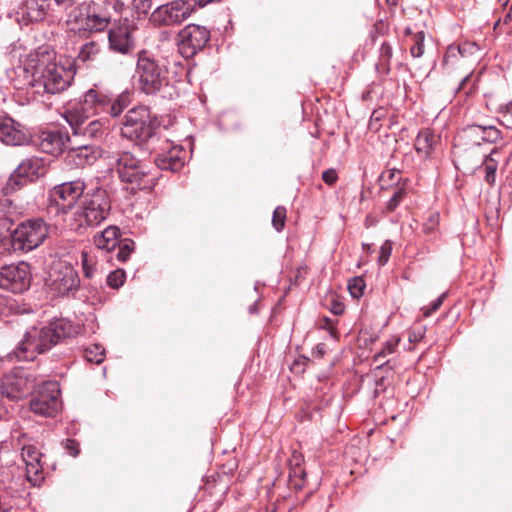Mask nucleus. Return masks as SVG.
<instances>
[{"label":"nucleus","mask_w":512,"mask_h":512,"mask_svg":"<svg viewBox=\"0 0 512 512\" xmlns=\"http://www.w3.org/2000/svg\"><path fill=\"white\" fill-rule=\"evenodd\" d=\"M77 334V328L67 319H56L47 325L31 326L12 351L18 361H34L62 340Z\"/></svg>","instance_id":"f257e3e1"},{"label":"nucleus","mask_w":512,"mask_h":512,"mask_svg":"<svg viewBox=\"0 0 512 512\" xmlns=\"http://www.w3.org/2000/svg\"><path fill=\"white\" fill-rule=\"evenodd\" d=\"M33 66L31 88L39 96H53L66 91L75 75L71 63L68 66L54 60V52L41 51L37 53Z\"/></svg>","instance_id":"f03ea898"},{"label":"nucleus","mask_w":512,"mask_h":512,"mask_svg":"<svg viewBox=\"0 0 512 512\" xmlns=\"http://www.w3.org/2000/svg\"><path fill=\"white\" fill-rule=\"evenodd\" d=\"M133 79L139 90L146 95H159L165 99H173L178 95L176 87L169 81L167 68L159 65L146 51L138 54Z\"/></svg>","instance_id":"7ed1b4c3"},{"label":"nucleus","mask_w":512,"mask_h":512,"mask_svg":"<svg viewBox=\"0 0 512 512\" xmlns=\"http://www.w3.org/2000/svg\"><path fill=\"white\" fill-rule=\"evenodd\" d=\"M111 199L106 189L87 191L72 214L70 226L76 231L100 225L109 215Z\"/></svg>","instance_id":"20e7f679"},{"label":"nucleus","mask_w":512,"mask_h":512,"mask_svg":"<svg viewBox=\"0 0 512 512\" xmlns=\"http://www.w3.org/2000/svg\"><path fill=\"white\" fill-rule=\"evenodd\" d=\"M111 165L116 170L120 180L132 185V189H152L156 185L146 164L129 151H119L111 156Z\"/></svg>","instance_id":"39448f33"},{"label":"nucleus","mask_w":512,"mask_h":512,"mask_svg":"<svg viewBox=\"0 0 512 512\" xmlns=\"http://www.w3.org/2000/svg\"><path fill=\"white\" fill-rule=\"evenodd\" d=\"M157 128V119L152 116L149 108L138 106L130 109L125 115L121 134L130 140L144 143L156 134Z\"/></svg>","instance_id":"423d86ee"},{"label":"nucleus","mask_w":512,"mask_h":512,"mask_svg":"<svg viewBox=\"0 0 512 512\" xmlns=\"http://www.w3.org/2000/svg\"><path fill=\"white\" fill-rule=\"evenodd\" d=\"M220 0H174L156 8L151 20L158 25L173 26L181 24L198 8Z\"/></svg>","instance_id":"0eeeda50"},{"label":"nucleus","mask_w":512,"mask_h":512,"mask_svg":"<svg viewBox=\"0 0 512 512\" xmlns=\"http://www.w3.org/2000/svg\"><path fill=\"white\" fill-rule=\"evenodd\" d=\"M48 226L43 219H29L20 223L11 235L15 250L31 251L47 238Z\"/></svg>","instance_id":"6e6552de"},{"label":"nucleus","mask_w":512,"mask_h":512,"mask_svg":"<svg viewBox=\"0 0 512 512\" xmlns=\"http://www.w3.org/2000/svg\"><path fill=\"white\" fill-rule=\"evenodd\" d=\"M85 184L81 180L64 182L53 187L48 196L50 208H55L57 214H66L71 210L80 197L85 194Z\"/></svg>","instance_id":"1a4fd4ad"},{"label":"nucleus","mask_w":512,"mask_h":512,"mask_svg":"<svg viewBox=\"0 0 512 512\" xmlns=\"http://www.w3.org/2000/svg\"><path fill=\"white\" fill-rule=\"evenodd\" d=\"M46 173V166L43 159L31 157L23 160L3 188L5 194L11 193L28 182H33Z\"/></svg>","instance_id":"9d476101"},{"label":"nucleus","mask_w":512,"mask_h":512,"mask_svg":"<svg viewBox=\"0 0 512 512\" xmlns=\"http://www.w3.org/2000/svg\"><path fill=\"white\" fill-rule=\"evenodd\" d=\"M32 274L27 262L5 265L0 269V288L12 293H23L31 285Z\"/></svg>","instance_id":"9b49d317"},{"label":"nucleus","mask_w":512,"mask_h":512,"mask_svg":"<svg viewBox=\"0 0 512 512\" xmlns=\"http://www.w3.org/2000/svg\"><path fill=\"white\" fill-rule=\"evenodd\" d=\"M60 406V388L56 381L43 382L38 394L30 401L31 411L45 417L54 416Z\"/></svg>","instance_id":"f8f14e48"},{"label":"nucleus","mask_w":512,"mask_h":512,"mask_svg":"<svg viewBox=\"0 0 512 512\" xmlns=\"http://www.w3.org/2000/svg\"><path fill=\"white\" fill-rule=\"evenodd\" d=\"M209 39L210 32L206 27L189 24L179 33V51L185 58L192 57L205 47Z\"/></svg>","instance_id":"ddd939ff"},{"label":"nucleus","mask_w":512,"mask_h":512,"mask_svg":"<svg viewBox=\"0 0 512 512\" xmlns=\"http://www.w3.org/2000/svg\"><path fill=\"white\" fill-rule=\"evenodd\" d=\"M50 277V289L57 296H74L79 290L80 278L78 272L71 265L60 264Z\"/></svg>","instance_id":"4468645a"},{"label":"nucleus","mask_w":512,"mask_h":512,"mask_svg":"<svg viewBox=\"0 0 512 512\" xmlns=\"http://www.w3.org/2000/svg\"><path fill=\"white\" fill-rule=\"evenodd\" d=\"M34 388V380L24 370H15L5 375L2 381V394L12 400H19Z\"/></svg>","instance_id":"2eb2a0df"},{"label":"nucleus","mask_w":512,"mask_h":512,"mask_svg":"<svg viewBox=\"0 0 512 512\" xmlns=\"http://www.w3.org/2000/svg\"><path fill=\"white\" fill-rule=\"evenodd\" d=\"M133 30L134 28L128 19L115 24L108 33L110 49L123 55L129 54L135 46Z\"/></svg>","instance_id":"dca6fc26"},{"label":"nucleus","mask_w":512,"mask_h":512,"mask_svg":"<svg viewBox=\"0 0 512 512\" xmlns=\"http://www.w3.org/2000/svg\"><path fill=\"white\" fill-rule=\"evenodd\" d=\"M109 95L95 89L88 90L82 100L66 112H78L81 116L108 115Z\"/></svg>","instance_id":"f3484780"},{"label":"nucleus","mask_w":512,"mask_h":512,"mask_svg":"<svg viewBox=\"0 0 512 512\" xmlns=\"http://www.w3.org/2000/svg\"><path fill=\"white\" fill-rule=\"evenodd\" d=\"M21 457L26 467V479L33 486H38L44 480L43 475V454L34 444H27L22 447Z\"/></svg>","instance_id":"a211bd4d"},{"label":"nucleus","mask_w":512,"mask_h":512,"mask_svg":"<svg viewBox=\"0 0 512 512\" xmlns=\"http://www.w3.org/2000/svg\"><path fill=\"white\" fill-rule=\"evenodd\" d=\"M0 142L7 146H22L29 142L26 128L10 116H0Z\"/></svg>","instance_id":"6ab92c4d"},{"label":"nucleus","mask_w":512,"mask_h":512,"mask_svg":"<svg viewBox=\"0 0 512 512\" xmlns=\"http://www.w3.org/2000/svg\"><path fill=\"white\" fill-rule=\"evenodd\" d=\"M64 118L69 123L74 136L100 138L105 132L104 124L100 120L86 123L90 117L81 116L78 112H65Z\"/></svg>","instance_id":"aec40b11"},{"label":"nucleus","mask_w":512,"mask_h":512,"mask_svg":"<svg viewBox=\"0 0 512 512\" xmlns=\"http://www.w3.org/2000/svg\"><path fill=\"white\" fill-rule=\"evenodd\" d=\"M96 151L93 146L85 143V144H68V148L66 150L65 161L67 164L82 167L87 164H91L96 160Z\"/></svg>","instance_id":"412c9836"},{"label":"nucleus","mask_w":512,"mask_h":512,"mask_svg":"<svg viewBox=\"0 0 512 512\" xmlns=\"http://www.w3.org/2000/svg\"><path fill=\"white\" fill-rule=\"evenodd\" d=\"M71 139L67 133L61 131L44 132L41 136V149L45 153L58 155L66 152Z\"/></svg>","instance_id":"4be33fe9"},{"label":"nucleus","mask_w":512,"mask_h":512,"mask_svg":"<svg viewBox=\"0 0 512 512\" xmlns=\"http://www.w3.org/2000/svg\"><path fill=\"white\" fill-rule=\"evenodd\" d=\"M185 161V151L180 146H172L168 151L159 154L155 158L156 166L161 170L179 171Z\"/></svg>","instance_id":"5701e85b"},{"label":"nucleus","mask_w":512,"mask_h":512,"mask_svg":"<svg viewBox=\"0 0 512 512\" xmlns=\"http://www.w3.org/2000/svg\"><path fill=\"white\" fill-rule=\"evenodd\" d=\"M49 6V0H25L20 11L21 19L26 24L42 21L47 15Z\"/></svg>","instance_id":"b1692460"},{"label":"nucleus","mask_w":512,"mask_h":512,"mask_svg":"<svg viewBox=\"0 0 512 512\" xmlns=\"http://www.w3.org/2000/svg\"><path fill=\"white\" fill-rule=\"evenodd\" d=\"M109 15L100 11V4L91 2L88 5V12L85 19V26L90 31H102L110 23Z\"/></svg>","instance_id":"393cba45"},{"label":"nucleus","mask_w":512,"mask_h":512,"mask_svg":"<svg viewBox=\"0 0 512 512\" xmlns=\"http://www.w3.org/2000/svg\"><path fill=\"white\" fill-rule=\"evenodd\" d=\"M480 125L472 124L464 127L457 135L456 146L474 147L482 144V136L480 135Z\"/></svg>","instance_id":"a878e982"},{"label":"nucleus","mask_w":512,"mask_h":512,"mask_svg":"<svg viewBox=\"0 0 512 512\" xmlns=\"http://www.w3.org/2000/svg\"><path fill=\"white\" fill-rule=\"evenodd\" d=\"M118 236L119 228L116 226H109L94 237V243L98 249L111 252L115 250L119 242Z\"/></svg>","instance_id":"bb28decb"},{"label":"nucleus","mask_w":512,"mask_h":512,"mask_svg":"<svg viewBox=\"0 0 512 512\" xmlns=\"http://www.w3.org/2000/svg\"><path fill=\"white\" fill-rule=\"evenodd\" d=\"M436 143L435 135L428 129L421 130L415 139V150L418 154L429 156Z\"/></svg>","instance_id":"cd10ccee"},{"label":"nucleus","mask_w":512,"mask_h":512,"mask_svg":"<svg viewBox=\"0 0 512 512\" xmlns=\"http://www.w3.org/2000/svg\"><path fill=\"white\" fill-rule=\"evenodd\" d=\"M497 153V148H493L491 153L487 155L482 163V169L484 171L485 182L493 186L496 181V171L498 169V162L493 158V154Z\"/></svg>","instance_id":"c85d7f7f"},{"label":"nucleus","mask_w":512,"mask_h":512,"mask_svg":"<svg viewBox=\"0 0 512 512\" xmlns=\"http://www.w3.org/2000/svg\"><path fill=\"white\" fill-rule=\"evenodd\" d=\"M99 52L100 46L98 43L94 41L87 42L81 47L75 61L77 63L86 64L90 61L95 60Z\"/></svg>","instance_id":"c756f323"},{"label":"nucleus","mask_w":512,"mask_h":512,"mask_svg":"<svg viewBox=\"0 0 512 512\" xmlns=\"http://www.w3.org/2000/svg\"><path fill=\"white\" fill-rule=\"evenodd\" d=\"M129 102V93L127 92L121 93L115 99L109 96L108 115L112 117L119 116L128 106Z\"/></svg>","instance_id":"7c9ffc66"},{"label":"nucleus","mask_w":512,"mask_h":512,"mask_svg":"<svg viewBox=\"0 0 512 512\" xmlns=\"http://www.w3.org/2000/svg\"><path fill=\"white\" fill-rule=\"evenodd\" d=\"M482 143L495 144L502 138V132L493 125H480Z\"/></svg>","instance_id":"2f4dec72"},{"label":"nucleus","mask_w":512,"mask_h":512,"mask_svg":"<svg viewBox=\"0 0 512 512\" xmlns=\"http://www.w3.org/2000/svg\"><path fill=\"white\" fill-rule=\"evenodd\" d=\"M83 355L88 362L100 364L104 360L105 349L101 345L94 344L85 348Z\"/></svg>","instance_id":"473e14b6"},{"label":"nucleus","mask_w":512,"mask_h":512,"mask_svg":"<svg viewBox=\"0 0 512 512\" xmlns=\"http://www.w3.org/2000/svg\"><path fill=\"white\" fill-rule=\"evenodd\" d=\"M116 247H118L116 253L117 260L120 262H125L129 259L131 253L134 251V242L130 239H124L123 241H119Z\"/></svg>","instance_id":"72a5a7b5"},{"label":"nucleus","mask_w":512,"mask_h":512,"mask_svg":"<svg viewBox=\"0 0 512 512\" xmlns=\"http://www.w3.org/2000/svg\"><path fill=\"white\" fill-rule=\"evenodd\" d=\"M81 264L84 277L91 279L96 272L94 258L88 252L83 251L81 253Z\"/></svg>","instance_id":"f704fd0d"},{"label":"nucleus","mask_w":512,"mask_h":512,"mask_svg":"<svg viewBox=\"0 0 512 512\" xmlns=\"http://www.w3.org/2000/svg\"><path fill=\"white\" fill-rule=\"evenodd\" d=\"M424 39L425 33L423 31L417 32L413 35V45L410 48L411 55L415 58H419L424 53Z\"/></svg>","instance_id":"c9c22d12"},{"label":"nucleus","mask_w":512,"mask_h":512,"mask_svg":"<svg viewBox=\"0 0 512 512\" xmlns=\"http://www.w3.org/2000/svg\"><path fill=\"white\" fill-rule=\"evenodd\" d=\"M126 273L123 269H116L107 276V284L109 287L118 289L125 282Z\"/></svg>","instance_id":"e433bc0d"},{"label":"nucleus","mask_w":512,"mask_h":512,"mask_svg":"<svg viewBox=\"0 0 512 512\" xmlns=\"http://www.w3.org/2000/svg\"><path fill=\"white\" fill-rule=\"evenodd\" d=\"M406 197V190L403 187H396L387 203V210L393 212Z\"/></svg>","instance_id":"4c0bfd02"},{"label":"nucleus","mask_w":512,"mask_h":512,"mask_svg":"<svg viewBox=\"0 0 512 512\" xmlns=\"http://www.w3.org/2000/svg\"><path fill=\"white\" fill-rule=\"evenodd\" d=\"M439 225V214L433 212L429 215L427 220L423 223L422 231L427 236H432L435 234Z\"/></svg>","instance_id":"58836bf2"},{"label":"nucleus","mask_w":512,"mask_h":512,"mask_svg":"<svg viewBox=\"0 0 512 512\" xmlns=\"http://www.w3.org/2000/svg\"><path fill=\"white\" fill-rule=\"evenodd\" d=\"M365 289V282L361 277H354L348 283V290L353 298H360Z\"/></svg>","instance_id":"ea45409f"},{"label":"nucleus","mask_w":512,"mask_h":512,"mask_svg":"<svg viewBox=\"0 0 512 512\" xmlns=\"http://www.w3.org/2000/svg\"><path fill=\"white\" fill-rule=\"evenodd\" d=\"M286 219V209L282 206L275 208L272 217V224L277 231H281L284 227Z\"/></svg>","instance_id":"a19ab883"},{"label":"nucleus","mask_w":512,"mask_h":512,"mask_svg":"<svg viewBox=\"0 0 512 512\" xmlns=\"http://www.w3.org/2000/svg\"><path fill=\"white\" fill-rule=\"evenodd\" d=\"M399 339L389 340L385 343L384 347L375 355V361H381L382 358L386 357L388 354L394 352L397 347Z\"/></svg>","instance_id":"79ce46f5"},{"label":"nucleus","mask_w":512,"mask_h":512,"mask_svg":"<svg viewBox=\"0 0 512 512\" xmlns=\"http://www.w3.org/2000/svg\"><path fill=\"white\" fill-rule=\"evenodd\" d=\"M499 113L502 117L501 123L506 125V128H509V125L512 124V101L505 105H501Z\"/></svg>","instance_id":"37998d69"},{"label":"nucleus","mask_w":512,"mask_h":512,"mask_svg":"<svg viewBox=\"0 0 512 512\" xmlns=\"http://www.w3.org/2000/svg\"><path fill=\"white\" fill-rule=\"evenodd\" d=\"M447 296V292H443L437 299H435L427 308L423 309L424 316L428 317L436 312L442 305L444 299Z\"/></svg>","instance_id":"c03bdc74"},{"label":"nucleus","mask_w":512,"mask_h":512,"mask_svg":"<svg viewBox=\"0 0 512 512\" xmlns=\"http://www.w3.org/2000/svg\"><path fill=\"white\" fill-rule=\"evenodd\" d=\"M133 7L139 15H146L152 7V0H133Z\"/></svg>","instance_id":"a18cd8bd"},{"label":"nucleus","mask_w":512,"mask_h":512,"mask_svg":"<svg viewBox=\"0 0 512 512\" xmlns=\"http://www.w3.org/2000/svg\"><path fill=\"white\" fill-rule=\"evenodd\" d=\"M381 179L398 183L401 179V171L396 168L388 169L381 174Z\"/></svg>","instance_id":"49530a36"},{"label":"nucleus","mask_w":512,"mask_h":512,"mask_svg":"<svg viewBox=\"0 0 512 512\" xmlns=\"http://www.w3.org/2000/svg\"><path fill=\"white\" fill-rule=\"evenodd\" d=\"M392 57V47L389 43L384 42L380 47V61L387 64Z\"/></svg>","instance_id":"de8ad7c7"},{"label":"nucleus","mask_w":512,"mask_h":512,"mask_svg":"<svg viewBox=\"0 0 512 512\" xmlns=\"http://www.w3.org/2000/svg\"><path fill=\"white\" fill-rule=\"evenodd\" d=\"M338 179V175H337V172L335 169H327L325 170L323 173H322V180L327 184V185H333Z\"/></svg>","instance_id":"09e8293b"},{"label":"nucleus","mask_w":512,"mask_h":512,"mask_svg":"<svg viewBox=\"0 0 512 512\" xmlns=\"http://www.w3.org/2000/svg\"><path fill=\"white\" fill-rule=\"evenodd\" d=\"M329 310L334 314V315H342L344 313V310H345V306L342 302L338 301L337 299L335 298H332L331 299V305L329 307Z\"/></svg>","instance_id":"8fccbe9b"},{"label":"nucleus","mask_w":512,"mask_h":512,"mask_svg":"<svg viewBox=\"0 0 512 512\" xmlns=\"http://www.w3.org/2000/svg\"><path fill=\"white\" fill-rule=\"evenodd\" d=\"M391 250H392V248H391V245H390L389 242H386V243H384L382 245V247H381V256L379 258V263L381 265L386 264V262L389 259L390 254H391Z\"/></svg>","instance_id":"3c124183"},{"label":"nucleus","mask_w":512,"mask_h":512,"mask_svg":"<svg viewBox=\"0 0 512 512\" xmlns=\"http://www.w3.org/2000/svg\"><path fill=\"white\" fill-rule=\"evenodd\" d=\"M65 447L72 456L75 457L79 454L78 444L75 440L67 439Z\"/></svg>","instance_id":"603ef678"},{"label":"nucleus","mask_w":512,"mask_h":512,"mask_svg":"<svg viewBox=\"0 0 512 512\" xmlns=\"http://www.w3.org/2000/svg\"><path fill=\"white\" fill-rule=\"evenodd\" d=\"M54 1L58 6H61L65 9H67L69 7H72L75 4L76 0H54Z\"/></svg>","instance_id":"864d4df0"},{"label":"nucleus","mask_w":512,"mask_h":512,"mask_svg":"<svg viewBox=\"0 0 512 512\" xmlns=\"http://www.w3.org/2000/svg\"><path fill=\"white\" fill-rule=\"evenodd\" d=\"M305 472L302 468L300 467H296V468H293L291 469L290 471V476L291 477H300V478H304L305 477Z\"/></svg>","instance_id":"5fc2aeb1"},{"label":"nucleus","mask_w":512,"mask_h":512,"mask_svg":"<svg viewBox=\"0 0 512 512\" xmlns=\"http://www.w3.org/2000/svg\"><path fill=\"white\" fill-rule=\"evenodd\" d=\"M8 410L6 408L3 395L0 394V420L7 414Z\"/></svg>","instance_id":"6e6d98bb"},{"label":"nucleus","mask_w":512,"mask_h":512,"mask_svg":"<svg viewBox=\"0 0 512 512\" xmlns=\"http://www.w3.org/2000/svg\"><path fill=\"white\" fill-rule=\"evenodd\" d=\"M323 320H324V323H325V324L323 325V327H325V328H329V329L334 328V323L332 322V320H331L330 318H328V317H324V319H323Z\"/></svg>","instance_id":"4d7b16f0"},{"label":"nucleus","mask_w":512,"mask_h":512,"mask_svg":"<svg viewBox=\"0 0 512 512\" xmlns=\"http://www.w3.org/2000/svg\"><path fill=\"white\" fill-rule=\"evenodd\" d=\"M469 80V75H467L466 77H464L459 85V88L458 89H463L464 86H465V83Z\"/></svg>","instance_id":"13d9d810"},{"label":"nucleus","mask_w":512,"mask_h":512,"mask_svg":"<svg viewBox=\"0 0 512 512\" xmlns=\"http://www.w3.org/2000/svg\"><path fill=\"white\" fill-rule=\"evenodd\" d=\"M387 365H389V361H387L386 363L383 364V366H387ZM381 367H382V365L379 366V368H381Z\"/></svg>","instance_id":"bf43d9fd"},{"label":"nucleus","mask_w":512,"mask_h":512,"mask_svg":"<svg viewBox=\"0 0 512 512\" xmlns=\"http://www.w3.org/2000/svg\"><path fill=\"white\" fill-rule=\"evenodd\" d=\"M267 512H276V510H275V509H272L271 511H267Z\"/></svg>","instance_id":"052dcab7"}]
</instances>
